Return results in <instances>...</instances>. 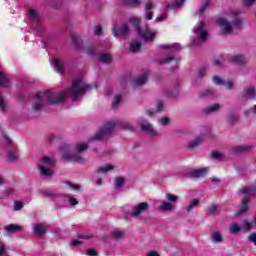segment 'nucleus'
I'll return each mask as SVG.
<instances>
[{
    "mask_svg": "<svg viewBox=\"0 0 256 256\" xmlns=\"http://www.w3.org/2000/svg\"><path fill=\"white\" fill-rule=\"evenodd\" d=\"M35 103L33 104L34 111H41L43 107L47 105H59V103H65V95L55 92H38L35 96Z\"/></svg>",
    "mask_w": 256,
    "mask_h": 256,
    "instance_id": "f257e3e1",
    "label": "nucleus"
},
{
    "mask_svg": "<svg viewBox=\"0 0 256 256\" xmlns=\"http://www.w3.org/2000/svg\"><path fill=\"white\" fill-rule=\"evenodd\" d=\"M160 49L166 50L169 49L170 54L172 56H166L164 58L159 59L160 65H163L165 63H170L171 61H175V67L172 70V73H175V69H179V60L174 57V55H177L179 51H181V45L179 43H174L172 45L163 44L159 46Z\"/></svg>",
    "mask_w": 256,
    "mask_h": 256,
    "instance_id": "7ed1b4c3",
    "label": "nucleus"
},
{
    "mask_svg": "<svg viewBox=\"0 0 256 256\" xmlns=\"http://www.w3.org/2000/svg\"><path fill=\"white\" fill-rule=\"evenodd\" d=\"M87 149H89V145H87L86 143H77L76 144L77 155H80V153L87 151Z\"/></svg>",
    "mask_w": 256,
    "mask_h": 256,
    "instance_id": "4c0bfd02",
    "label": "nucleus"
},
{
    "mask_svg": "<svg viewBox=\"0 0 256 256\" xmlns=\"http://www.w3.org/2000/svg\"><path fill=\"white\" fill-rule=\"evenodd\" d=\"M123 185H125V179L123 177L116 178L115 189L119 190Z\"/></svg>",
    "mask_w": 256,
    "mask_h": 256,
    "instance_id": "37998d69",
    "label": "nucleus"
},
{
    "mask_svg": "<svg viewBox=\"0 0 256 256\" xmlns=\"http://www.w3.org/2000/svg\"><path fill=\"white\" fill-rule=\"evenodd\" d=\"M115 169L111 164H105L104 166H100L98 168V173H109V171H113Z\"/></svg>",
    "mask_w": 256,
    "mask_h": 256,
    "instance_id": "58836bf2",
    "label": "nucleus"
},
{
    "mask_svg": "<svg viewBox=\"0 0 256 256\" xmlns=\"http://www.w3.org/2000/svg\"><path fill=\"white\" fill-rule=\"evenodd\" d=\"M214 65H215V67H217L218 69H221V67H223V60H219V59H215L214 60Z\"/></svg>",
    "mask_w": 256,
    "mask_h": 256,
    "instance_id": "e2e57ef3",
    "label": "nucleus"
},
{
    "mask_svg": "<svg viewBox=\"0 0 256 256\" xmlns=\"http://www.w3.org/2000/svg\"><path fill=\"white\" fill-rule=\"evenodd\" d=\"M159 123H161V125L167 126V125H169V118L162 117L159 119Z\"/></svg>",
    "mask_w": 256,
    "mask_h": 256,
    "instance_id": "0e129e2a",
    "label": "nucleus"
},
{
    "mask_svg": "<svg viewBox=\"0 0 256 256\" xmlns=\"http://www.w3.org/2000/svg\"><path fill=\"white\" fill-rule=\"evenodd\" d=\"M231 63H234V65H245L247 63V58L243 56V54H238L235 56H232L230 58Z\"/></svg>",
    "mask_w": 256,
    "mask_h": 256,
    "instance_id": "6ab92c4d",
    "label": "nucleus"
},
{
    "mask_svg": "<svg viewBox=\"0 0 256 256\" xmlns=\"http://www.w3.org/2000/svg\"><path fill=\"white\" fill-rule=\"evenodd\" d=\"M209 7H211V2L210 1H206L204 2L200 8L195 12V15H203V13L205 11H207V9H209Z\"/></svg>",
    "mask_w": 256,
    "mask_h": 256,
    "instance_id": "473e14b6",
    "label": "nucleus"
},
{
    "mask_svg": "<svg viewBox=\"0 0 256 256\" xmlns=\"http://www.w3.org/2000/svg\"><path fill=\"white\" fill-rule=\"evenodd\" d=\"M125 236V232H121V231H115L112 232L111 237L113 239H116V241H119V239H123V237Z\"/></svg>",
    "mask_w": 256,
    "mask_h": 256,
    "instance_id": "a18cd8bd",
    "label": "nucleus"
},
{
    "mask_svg": "<svg viewBox=\"0 0 256 256\" xmlns=\"http://www.w3.org/2000/svg\"><path fill=\"white\" fill-rule=\"evenodd\" d=\"M166 199L169 201V203H177V201H179V197L171 193L166 194Z\"/></svg>",
    "mask_w": 256,
    "mask_h": 256,
    "instance_id": "49530a36",
    "label": "nucleus"
},
{
    "mask_svg": "<svg viewBox=\"0 0 256 256\" xmlns=\"http://www.w3.org/2000/svg\"><path fill=\"white\" fill-rule=\"evenodd\" d=\"M142 44L141 42L134 41L130 44V51L132 53H139L141 51Z\"/></svg>",
    "mask_w": 256,
    "mask_h": 256,
    "instance_id": "72a5a7b5",
    "label": "nucleus"
},
{
    "mask_svg": "<svg viewBox=\"0 0 256 256\" xmlns=\"http://www.w3.org/2000/svg\"><path fill=\"white\" fill-rule=\"evenodd\" d=\"M239 119V116L235 113H231L228 116V121L231 125H235V123H237V120Z\"/></svg>",
    "mask_w": 256,
    "mask_h": 256,
    "instance_id": "de8ad7c7",
    "label": "nucleus"
},
{
    "mask_svg": "<svg viewBox=\"0 0 256 256\" xmlns=\"http://www.w3.org/2000/svg\"><path fill=\"white\" fill-rule=\"evenodd\" d=\"M7 254V249L5 248V244L0 242V256H5Z\"/></svg>",
    "mask_w": 256,
    "mask_h": 256,
    "instance_id": "bf43d9fd",
    "label": "nucleus"
},
{
    "mask_svg": "<svg viewBox=\"0 0 256 256\" xmlns=\"http://www.w3.org/2000/svg\"><path fill=\"white\" fill-rule=\"evenodd\" d=\"M243 97L244 99H256V88L254 86H250L244 89L243 91Z\"/></svg>",
    "mask_w": 256,
    "mask_h": 256,
    "instance_id": "f3484780",
    "label": "nucleus"
},
{
    "mask_svg": "<svg viewBox=\"0 0 256 256\" xmlns=\"http://www.w3.org/2000/svg\"><path fill=\"white\" fill-rule=\"evenodd\" d=\"M42 197H46L48 199H54V201H56V203H59L60 200H65V197H63V195L55 193V192H51V191H43L42 192Z\"/></svg>",
    "mask_w": 256,
    "mask_h": 256,
    "instance_id": "dca6fc26",
    "label": "nucleus"
},
{
    "mask_svg": "<svg viewBox=\"0 0 256 256\" xmlns=\"http://www.w3.org/2000/svg\"><path fill=\"white\" fill-rule=\"evenodd\" d=\"M216 24L222 28V35H229L233 32V26L225 18H218Z\"/></svg>",
    "mask_w": 256,
    "mask_h": 256,
    "instance_id": "9b49d317",
    "label": "nucleus"
},
{
    "mask_svg": "<svg viewBox=\"0 0 256 256\" xmlns=\"http://www.w3.org/2000/svg\"><path fill=\"white\" fill-rule=\"evenodd\" d=\"M53 167H55V159L49 156H43L42 163L38 164L40 175L46 179H51V177H53Z\"/></svg>",
    "mask_w": 256,
    "mask_h": 256,
    "instance_id": "20e7f679",
    "label": "nucleus"
},
{
    "mask_svg": "<svg viewBox=\"0 0 256 256\" xmlns=\"http://www.w3.org/2000/svg\"><path fill=\"white\" fill-rule=\"evenodd\" d=\"M113 129H115V122H107L104 127L89 139V143H91V141H103L107 135L113 133Z\"/></svg>",
    "mask_w": 256,
    "mask_h": 256,
    "instance_id": "6e6552de",
    "label": "nucleus"
},
{
    "mask_svg": "<svg viewBox=\"0 0 256 256\" xmlns=\"http://www.w3.org/2000/svg\"><path fill=\"white\" fill-rule=\"evenodd\" d=\"M219 211H220V208L217 205H212L209 208L210 215H217L219 213Z\"/></svg>",
    "mask_w": 256,
    "mask_h": 256,
    "instance_id": "8fccbe9b",
    "label": "nucleus"
},
{
    "mask_svg": "<svg viewBox=\"0 0 256 256\" xmlns=\"http://www.w3.org/2000/svg\"><path fill=\"white\" fill-rule=\"evenodd\" d=\"M213 95H215L213 88H208L200 93V97H213Z\"/></svg>",
    "mask_w": 256,
    "mask_h": 256,
    "instance_id": "a19ab883",
    "label": "nucleus"
},
{
    "mask_svg": "<svg viewBox=\"0 0 256 256\" xmlns=\"http://www.w3.org/2000/svg\"><path fill=\"white\" fill-rule=\"evenodd\" d=\"M248 241H250V243H254V245L256 246V233H252L248 236Z\"/></svg>",
    "mask_w": 256,
    "mask_h": 256,
    "instance_id": "680f3d73",
    "label": "nucleus"
},
{
    "mask_svg": "<svg viewBox=\"0 0 256 256\" xmlns=\"http://www.w3.org/2000/svg\"><path fill=\"white\" fill-rule=\"evenodd\" d=\"M3 138H4V143H5V151H7V159L8 161H10L11 163L17 161L19 155L17 152V146H15V143H13V141H11V139L9 137H7V135L3 134Z\"/></svg>",
    "mask_w": 256,
    "mask_h": 256,
    "instance_id": "0eeeda50",
    "label": "nucleus"
},
{
    "mask_svg": "<svg viewBox=\"0 0 256 256\" xmlns=\"http://www.w3.org/2000/svg\"><path fill=\"white\" fill-rule=\"evenodd\" d=\"M147 83V72H145L143 75L139 76L134 80V86L135 87H141Z\"/></svg>",
    "mask_w": 256,
    "mask_h": 256,
    "instance_id": "bb28decb",
    "label": "nucleus"
},
{
    "mask_svg": "<svg viewBox=\"0 0 256 256\" xmlns=\"http://www.w3.org/2000/svg\"><path fill=\"white\" fill-rule=\"evenodd\" d=\"M166 95L171 99H177V97H179V82H176L174 84V87L172 90H167Z\"/></svg>",
    "mask_w": 256,
    "mask_h": 256,
    "instance_id": "4be33fe9",
    "label": "nucleus"
},
{
    "mask_svg": "<svg viewBox=\"0 0 256 256\" xmlns=\"http://www.w3.org/2000/svg\"><path fill=\"white\" fill-rule=\"evenodd\" d=\"M66 185H68V187H71V189H74L75 191H79V189H81V186L78 184H73L71 182H66Z\"/></svg>",
    "mask_w": 256,
    "mask_h": 256,
    "instance_id": "052dcab7",
    "label": "nucleus"
},
{
    "mask_svg": "<svg viewBox=\"0 0 256 256\" xmlns=\"http://www.w3.org/2000/svg\"><path fill=\"white\" fill-rule=\"evenodd\" d=\"M243 227H244V229L249 231V230H251L252 225H251V223L249 221L244 220Z\"/></svg>",
    "mask_w": 256,
    "mask_h": 256,
    "instance_id": "69168bd1",
    "label": "nucleus"
},
{
    "mask_svg": "<svg viewBox=\"0 0 256 256\" xmlns=\"http://www.w3.org/2000/svg\"><path fill=\"white\" fill-rule=\"evenodd\" d=\"M137 35L141 39H144V41H153L157 34L153 31L141 28V30H138Z\"/></svg>",
    "mask_w": 256,
    "mask_h": 256,
    "instance_id": "4468645a",
    "label": "nucleus"
},
{
    "mask_svg": "<svg viewBox=\"0 0 256 256\" xmlns=\"http://www.w3.org/2000/svg\"><path fill=\"white\" fill-rule=\"evenodd\" d=\"M213 81L216 85H224L229 90L233 89V81L225 82V80L221 79L218 76H214Z\"/></svg>",
    "mask_w": 256,
    "mask_h": 256,
    "instance_id": "412c9836",
    "label": "nucleus"
},
{
    "mask_svg": "<svg viewBox=\"0 0 256 256\" xmlns=\"http://www.w3.org/2000/svg\"><path fill=\"white\" fill-rule=\"evenodd\" d=\"M203 143V135L198 136L192 142L188 144L189 149H195V147H199Z\"/></svg>",
    "mask_w": 256,
    "mask_h": 256,
    "instance_id": "7c9ffc66",
    "label": "nucleus"
},
{
    "mask_svg": "<svg viewBox=\"0 0 256 256\" xmlns=\"http://www.w3.org/2000/svg\"><path fill=\"white\" fill-rule=\"evenodd\" d=\"M129 23L135 29L136 33L138 34L141 31V26H139V19L138 18H130Z\"/></svg>",
    "mask_w": 256,
    "mask_h": 256,
    "instance_id": "e433bc0d",
    "label": "nucleus"
},
{
    "mask_svg": "<svg viewBox=\"0 0 256 256\" xmlns=\"http://www.w3.org/2000/svg\"><path fill=\"white\" fill-rule=\"evenodd\" d=\"M232 14L234 15V20L232 21V25L233 27H235V29H241V27H243V19H241L238 15L239 12L234 11L232 12Z\"/></svg>",
    "mask_w": 256,
    "mask_h": 256,
    "instance_id": "b1692460",
    "label": "nucleus"
},
{
    "mask_svg": "<svg viewBox=\"0 0 256 256\" xmlns=\"http://www.w3.org/2000/svg\"><path fill=\"white\" fill-rule=\"evenodd\" d=\"M212 241H213V243H222L223 236L219 232H214L212 234Z\"/></svg>",
    "mask_w": 256,
    "mask_h": 256,
    "instance_id": "79ce46f5",
    "label": "nucleus"
},
{
    "mask_svg": "<svg viewBox=\"0 0 256 256\" xmlns=\"http://www.w3.org/2000/svg\"><path fill=\"white\" fill-rule=\"evenodd\" d=\"M119 103H121V95H116L114 97V101L112 103L113 109H115V107H117L119 105Z\"/></svg>",
    "mask_w": 256,
    "mask_h": 256,
    "instance_id": "6e6d98bb",
    "label": "nucleus"
},
{
    "mask_svg": "<svg viewBox=\"0 0 256 256\" xmlns=\"http://www.w3.org/2000/svg\"><path fill=\"white\" fill-rule=\"evenodd\" d=\"M205 73H207V68L205 67L200 68L198 71L199 79H203V77H205Z\"/></svg>",
    "mask_w": 256,
    "mask_h": 256,
    "instance_id": "13d9d810",
    "label": "nucleus"
},
{
    "mask_svg": "<svg viewBox=\"0 0 256 256\" xmlns=\"http://www.w3.org/2000/svg\"><path fill=\"white\" fill-rule=\"evenodd\" d=\"M239 193L244 195L242 199V205H247L249 201H251V197H255L256 195V186H246L239 190Z\"/></svg>",
    "mask_w": 256,
    "mask_h": 256,
    "instance_id": "9d476101",
    "label": "nucleus"
},
{
    "mask_svg": "<svg viewBox=\"0 0 256 256\" xmlns=\"http://www.w3.org/2000/svg\"><path fill=\"white\" fill-rule=\"evenodd\" d=\"M219 109H221V105L219 104H214L212 106H208L206 108H204L203 112L206 114V115H209L211 113H215L217 111H219Z\"/></svg>",
    "mask_w": 256,
    "mask_h": 256,
    "instance_id": "c756f323",
    "label": "nucleus"
},
{
    "mask_svg": "<svg viewBox=\"0 0 256 256\" xmlns=\"http://www.w3.org/2000/svg\"><path fill=\"white\" fill-rule=\"evenodd\" d=\"M112 33L114 37H127L131 33L129 25L127 23L122 24L121 28L117 29V26L112 27Z\"/></svg>",
    "mask_w": 256,
    "mask_h": 256,
    "instance_id": "f8f14e48",
    "label": "nucleus"
},
{
    "mask_svg": "<svg viewBox=\"0 0 256 256\" xmlns=\"http://www.w3.org/2000/svg\"><path fill=\"white\" fill-rule=\"evenodd\" d=\"M99 61L100 63H104L105 65H109L113 62V58L111 57V55L107 54V53H102L99 55Z\"/></svg>",
    "mask_w": 256,
    "mask_h": 256,
    "instance_id": "cd10ccee",
    "label": "nucleus"
},
{
    "mask_svg": "<svg viewBox=\"0 0 256 256\" xmlns=\"http://www.w3.org/2000/svg\"><path fill=\"white\" fill-rule=\"evenodd\" d=\"M199 203H200L199 199H197V198L193 199L190 202L189 206L187 207V212L191 213L193 211V209H195V207H199Z\"/></svg>",
    "mask_w": 256,
    "mask_h": 256,
    "instance_id": "ea45409f",
    "label": "nucleus"
},
{
    "mask_svg": "<svg viewBox=\"0 0 256 256\" xmlns=\"http://www.w3.org/2000/svg\"><path fill=\"white\" fill-rule=\"evenodd\" d=\"M183 3H185V0H176L170 4H167L166 11H169L171 9H177V7H181Z\"/></svg>",
    "mask_w": 256,
    "mask_h": 256,
    "instance_id": "2f4dec72",
    "label": "nucleus"
},
{
    "mask_svg": "<svg viewBox=\"0 0 256 256\" xmlns=\"http://www.w3.org/2000/svg\"><path fill=\"white\" fill-rule=\"evenodd\" d=\"M87 55H90V57H95L97 55V52L95 51V46H90L86 50Z\"/></svg>",
    "mask_w": 256,
    "mask_h": 256,
    "instance_id": "3c124183",
    "label": "nucleus"
},
{
    "mask_svg": "<svg viewBox=\"0 0 256 256\" xmlns=\"http://www.w3.org/2000/svg\"><path fill=\"white\" fill-rule=\"evenodd\" d=\"M60 151L62 152L63 161L67 162H75V163H84L85 159L81 154H69L71 152V145L62 144L60 147Z\"/></svg>",
    "mask_w": 256,
    "mask_h": 256,
    "instance_id": "423d86ee",
    "label": "nucleus"
},
{
    "mask_svg": "<svg viewBox=\"0 0 256 256\" xmlns=\"http://www.w3.org/2000/svg\"><path fill=\"white\" fill-rule=\"evenodd\" d=\"M23 209V202L15 201L14 202V211H21Z\"/></svg>",
    "mask_w": 256,
    "mask_h": 256,
    "instance_id": "4d7b16f0",
    "label": "nucleus"
},
{
    "mask_svg": "<svg viewBox=\"0 0 256 256\" xmlns=\"http://www.w3.org/2000/svg\"><path fill=\"white\" fill-rule=\"evenodd\" d=\"M211 155H212V158L216 159L217 161H223V159H225V156H223V154L217 151H212Z\"/></svg>",
    "mask_w": 256,
    "mask_h": 256,
    "instance_id": "09e8293b",
    "label": "nucleus"
},
{
    "mask_svg": "<svg viewBox=\"0 0 256 256\" xmlns=\"http://www.w3.org/2000/svg\"><path fill=\"white\" fill-rule=\"evenodd\" d=\"M92 87L89 84H83V80L81 78H76L72 87L66 91V95L72 99V101H77V99H81L87 93V91H91Z\"/></svg>",
    "mask_w": 256,
    "mask_h": 256,
    "instance_id": "f03ea898",
    "label": "nucleus"
},
{
    "mask_svg": "<svg viewBox=\"0 0 256 256\" xmlns=\"http://www.w3.org/2000/svg\"><path fill=\"white\" fill-rule=\"evenodd\" d=\"M248 209H249V207L247 206V204H242V207L236 213V216L239 217V215H243V213L247 212Z\"/></svg>",
    "mask_w": 256,
    "mask_h": 256,
    "instance_id": "5fc2aeb1",
    "label": "nucleus"
},
{
    "mask_svg": "<svg viewBox=\"0 0 256 256\" xmlns=\"http://www.w3.org/2000/svg\"><path fill=\"white\" fill-rule=\"evenodd\" d=\"M253 149V145H243L236 146L233 148L234 153H247V151H251Z\"/></svg>",
    "mask_w": 256,
    "mask_h": 256,
    "instance_id": "c85d7f7f",
    "label": "nucleus"
},
{
    "mask_svg": "<svg viewBox=\"0 0 256 256\" xmlns=\"http://www.w3.org/2000/svg\"><path fill=\"white\" fill-rule=\"evenodd\" d=\"M71 39L75 49H77L78 51H81L83 49V40H81V37L73 34L71 36Z\"/></svg>",
    "mask_w": 256,
    "mask_h": 256,
    "instance_id": "5701e85b",
    "label": "nucleus"
},
{
    "mask_svg": "<svg viewBox=\"0 0 256 256\" xmlns=\"http://www.w3.org/2000/svg\"><path fill=\"white\" fill-rule=\"evenodd\" d=\"M207 175V168H199L190 172L192 179H199V177H205Z\"/></svg>",
    "mask_w": 256,
    "mask_h": 256,
    "instance_id": "aec40b11",
    "label": "nucleus"
},
{
    "mask_svg": "<svg viewBox=\"0 0 256 256\" xmlns=\"http://www.w3.org/2000/svg\"><path fill=\"white\" fill-rule=\"evenodd\" d=\"M141 129L151 135L152 137H155L157 135V131L153 129V126L151 123H149L147 120H141Z\"/></svg>",
    "mask_w": 256,
    "mask_h": 256,
    "instance_id": "2eb2a0df",
    "label": "nucleus"
},
{
    "mask_svg": "<svg viewBox=\"0 0 256 256\" xmlns=\"http://www.w3.org/2000/svg\"><path fill=\"white\" fill-rule=\"evenodd\" d=\"M145 211H149V203L147 202H141L131 209V215L132 217H139L142 213H145Z\"/></svg>",
    "mask_w": 256,
    "mask_h": 256,
    "instance_id": "ddd939ff",
    "label": "nucleus"
},
{
    "mask_svg": "<svg viewBox=\"0 0 256 256\" xmlns=\"http://www.w3.org/2000/svg\"><path fill=\"white\" fill-rule=\"evenodd\" d=\"M193 32L197 36L196 39L192 42L193 47H199L207 41V37H209V34L207 31H205V22L201 21L199 24H197L196 27H194Z\"/></svg>",
    "mask_w": 256,
    "mask_h": 256,
    "instance_id": "39448f33",
    "label": "nucleus"
},
{
    "mask_svg": "<svg viewBox=\"0 0 256 256\" xmlns=\"http://www.w3.org/2000/svg\"><path fill=\"white\" fill-rule=\"evenodd\" d=\"M239 231H241V227L237 224H233L232 226H230V233L232 235H234V233H239Z\"/></svg>",
    "mask_w": 256,
    "mask_h": 256,
    "instance_id": "864d4df0",
    "label": "nucleus"
},
{
    "mask_svg": "<svg viewBox=\"0 0 256 256\" xmlns=\"http://www.w3.org/2000/svg\"><path fill=\"white\" fill-rule=\"evenodd\" d=\"M118 125H119V127H121L122 129H124L126 131H134L135 130V128H133V126L129 123L119 122Z\"/></svg>",
    "mask_w": 256,
    "mask_h": 256,
    "instance_id": "c03bdc74",
    "label": "nucleus"
},
{
    "mask_svg": "<svg viewBox=\"0 0 256 256\" xmlns=\"http://www.w3.org/2000/svg\"><path fill=\"white\" fill-rule=\"evenodd\" d=\"M87 255H89V256H97V250H95V249H88L87 250Z\"/></svg>",
    "mask_w": 256,
    "mask_h": 256,
    "instance_id": "774afa93",
    "label": "nucleus"
},
{
    "mask_svg": "<svg viewBox=\"0 0 256 256\" xmlns=\"http://www.w3.org/2000/svg\"><path fill=\"white\" fill-rule=\"evenodd\" d=\"M4 231L6 232V235L11 236L14 233H19V231H21V226L17 225V224H10V225H6L4 226Z\"/></svg>",
    "mask_w": 256,
    "mask_h": 256,
    "instance_id": "a211bd4d",
    "label": "nucleus"
},
{
    "mask_svg": "<svg viewBox=\"0 0 256 256\" xmlns=\"http://www.w3.org/2000/svg\"><path fill=\"white\" fill-rule=\"evenodd\" d=\"M123 5L125 7H139L141 0H123Z\"/></svg>",
    "mask_w": 256,
    "mask_h": 256,
    "instance_id": "f704fd0d",
    "label": "nucleus"
},
{
    "mask_svg": "<svg viewBox=\"0 0 256 256\" xmlns=\"http://www.w3.org/2000/svg\"><path fill=\"white\" fill-rule=\"evenodd\" d=\"M29 23L37 33H43V25L41 24V18L35 9H30L27 12Z\"/></svg>",
    "mask_w": 256,
    "mask_h": 256,
    "instance_id": "1a4fd4ad",
    "label": "nucleus"
},
{
    "mask_svg": "<svg viewBox=\"0 0 256 256\" xmlns=\"http://www.w3.org/2000/svg\"><path fill=\"white\" fill-rule=\"evenodd\" d=\"M53 65H54L55 71H57L58 73H65V70L63 69L65 64L63 63V61L61 59L54 58L53 59Z\"/></svg>",
    "mask_w": 256,
    "mask_h": 256,
    "instance_id": "393cba45",
    "label": "nucleus"
},
{
    "mask_svg": "<svg viewBox=\"0 0 256 256\" xmlns=\"http://www.w3.org/2000/svg\"><path fill=\"white\" fill-rule=\"evenodd\" d=\"M47 233V230L45 229V226L43 224H36L34 226V235H37V237H43Z\"/></svg>",
    "mask_w": 256,
    "mask_h": 256,
    "instance_id": "a878e982",
    "label": "nucleus"
},
{
    "mask_svg": "<svg viewBox=\"0 0 256 256\" xmlns=\"http://www.w3.org/2000/svg\"><path fill=\"white\" fill-rule=\"evenodd\" d=\"M160 211H173L175 209V205L171 204V202H164L159 206Z\"/></svg>",
    "mask_w": 256,
    "mask_h": 256,
    "instance_id": "c9c22d12",
    "label": "nucleus"
},
{
    "mask_svg": "<svg viewBox=\"0 0 256 256\" xmlns=\"http://www.w3.org/2000/svg\"><path fill=\"white\" fill-rule=\"evenodd\" d=\"M93 34L97 35L98 37H100V35H103V29L101 28V26H94Z\"/></svg>",
    "mask_w": 256,
    "mask_h": 256,
    "instance_id": "603ef678",
    "label": "nucleus"
},
{
    "mask_svg": "<svg viewBox=\"0 0 256 256\" xmlns=\"http://www.w3.org/2000/svg\"><path fill=\"white\" fill-rule=\"evenodd\" d=\"M156 107L158 112L163 111V107H164L163 101L157 102Z\"/></svg>",
    "mask_w": 256,
    "mask_h": 256,
    "instance_id": "338daca9",
    "label": "nucleus"
}]
</instances>
